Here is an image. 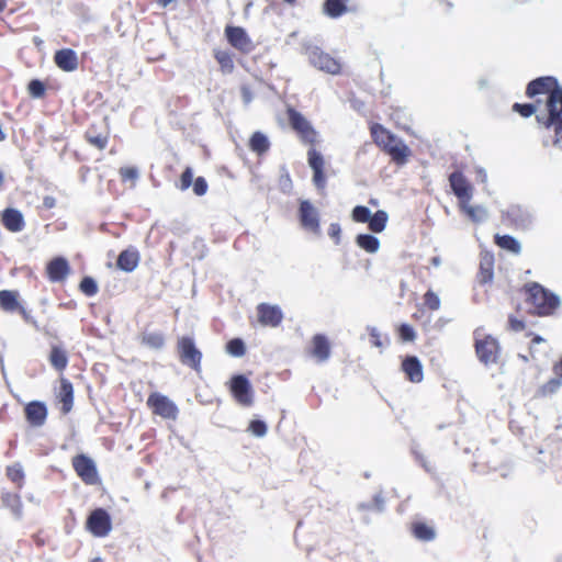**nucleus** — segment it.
<instances>
[{
  "label": "nucleus",
  "mask_w": 562,
  "mask_h": 562,
  "mask_svg": "<svg viewBox=\"0 0 562 562\" xmlns=\"http://www.w3.org/2000/svg\"><path fill=\"white\" fill-rule=\"evenodd\" d=\"M528 301L532 304L535 313L539 316L552 315L560 305V296L546 289L538 282L525 285Z\"/></svg>",
  "instance_id": "1"
},
{
  "label": "nucleus",
  "mask_w": 562,
  "mask_h": 562,
  "mask_svg": "<svg viewBox=\"0 0 562 562\" xmlns=\"http://www.w3.org/2000/svg\"><path fill=\"white\" fill-rule=\"evenodd\" d=\"M501 217L505 225L516 231H528L535 222L532 210L521 204H510L506 210L502 211Z\"/></svg>",
  "instance_id": "2"
},
{
  "label": "nucleus",
  "mask_w": 562,
  "mask_h": 562,
  "mask_svg": "<svg viewBox=\"0 0 562 562\" xmlns=\"http://www.w3.org/2000/svg\"><path fill=\"white\" fill-rule=\"evenodd\" d=\"M179 360L196 373L201 372L202 352L190 336H182L177 341Z\"/></svg>",
  "instance_id": "3"
},
{
  "label": "nucleus",
  "mask_w": 562,
  "mask_h": 562,
  "mask_svg": "<svg viewBox=\"0 0 562 562\" xmlns=\"http://www.w3.org/2000/svg\"><path fill=\"white\" fill-rule=\"evenodd\" d=\"M233 398L241 406L249 407L254 404V389L249 379L243 374H234L228 382Z\"/></svg>",
  "instance_id": "4"
},
{
  "label": "nucleus",
  "mask_w": 562,
  "mask_h": 562,
  "mask_svg": "<svg viewBox=\"0 0 562 562\" xmlns=\"http://www.w3.org/2000/svg\"><path fill=\"white\" fill-rule=\"evenodd\" d=\"M286 113L291 128L299 134L301 140L305 144H315L317 140V132L312 126L311 122L294 108H289Z\"/></svg>",
  "instance_id": "5"
},
{
  "label": "nucleus",
  "mask_w": 562,
  "mask_h": 562,
  "mask_svg": "<svg viewBox=\"0 0 562 562\" xmlns=\"http://www.w3.org/2000/svg\"><path fill=\"white\" fill-rule=\"evenodd\" d=\"M474 347L477 359L485 366L496 363L501 353V346L498 340L492 335H486L484 338H479L477 330L474 331Z\"/></svg>",
  "instance_id": "6"
},
{
  "label": "nucleus",
  "mask_w": 562,
  "mask_h": 562,
  "mask_svg": "<svg viewBox=\"0 0 562 562\" xmlns=\"http://www.w3.org/2000/svg\"><path fill=\"white\" fill-rule=\"evenodd\" d=\"M86 529L94 537L103 538L112 530V518L102 507L90 512L86 520Z\"/></svg>",
  "instance_id": "7"
},
{
  "label": "nucleus",
  "mask_w": 562,
  "mask_h": 562,
  "mask_svg": "<svg viewBox=\"0 0 562 562\" xmlns=\"http://www.w3.org/2000/svg\"><path fill=\"white\" fill-rule=\"evenodd\" d=\"M306 54L311 65L315 68L330 75H338L340 72V63L318 46H308L306 48Z\"/></svg>",
  "instance_id": "8"
},
{
  "label": "nucleus",
  "mask_w": 562,
  "mask_h": 562,
  "mask_svg": "<svg viewBox=\"0 0 562 562\" xmlns=\"http://www.w3.org/2000/svg\"><path fill=\"white\" fill-rule=\"evenodd\" d=\"M147 405L155 415L165 419L176 420L179 414L178 406L166 395L154 392L147 398Z\"/></svg>",
  "instance_id": "9"
},
{
  "label": "nucleus",
  "mask_w": 562,
  "mask_h": 562,
  "mask_svg": "<svg viewBox=\"0 0 562 562\" xmlns=\"http://www.w3.org/2000/svg\"><path fill=\"white\" fill-rule=\"evenodd\" d=\"M72 467L77 475L86 484L93 485L98 482V469L95 462L87 454L79 453L72 458Z\"/></svg>",
  "instance_id": "10"
},
{
  "label": "nucleus",
  "mask_w": 562,
  "mask_h": 562,
  "mask_svg": "<svg viewBox=\"0 0 562 562\" xmlns=\"http://www.w3.org/2000/svg\"><path fill=\"white\" fill-rule=\"evenodd\" d=\"M449 183L460 204H467L470 202L472 199L473 188L461 171L456 170L451 172L449 175Z\"/></svg>",
  "instance_id": "11"
},
{
  "label": "nucleus",
  "mask_w": 562,
  "mask_h": 562,
  "mask_svg": "<svg viewBox=\"0 0 562 562\" xmlns=\"http://www.w3.org/2000/svg\"><path fill=\"white\" fill-rule=\"evenodd\" d=\"M299 220L304 229L319 233V214L310 200L300 201Z\"/></svg>",
  "instance_id": "12"
},
{
  "label": "nucleus",
  "mask_w": 562,
  "mask_h": 562,
  "mask_svg": "<svg viewBox=\"0 0 562 562\" xmlns=\"http://www.w3.org/2000/svg\"><path fill=\"white\" fill-rule=\"evenodd\" d=\"M258 322L262 326L278 327L283 321V312L279 305L260 303L257 305Z\"/></svg>",
  "instance_id": "13"
},
{
  "label": "nucleus",
  "mask_w": 562,
  "mask_h": 562,
  "mask_svg": "<svg viewBox=\"0 0 562 562\" xmlns=\"http://www.w3.org/2000/svg\"><path fill=\"white\" fill-rule=\"evenodd\" d=\"M47 406L42 401H32L24 406L26 422L32 427H42L47 419Z\"/></svg>",
  "instance_id": "14"
},
{
  "label": "nucleus",
  "mask_w": 562,
  "mask_h": 562,
  "mask_svg": "<svg viewBox=\"0 0 562 562\" xmlns=\"http://www.w3.org/2000/svg\"><path fill=\"white\" fill-rule=\"evenodd\" d=\"M70 272L68 260L63 256L53 258L46 265L47 278L52 282H63Z\"/></svg>",
  "instance_id": "15"
},
{
  "label": "nucleus",
  "mask_w": 562,
  "mask_h": 562,
  "mask_svg": "<svg viewBox=\"0 0 562 562\" xmlns=\"http://www.w3.org/2000/svg\"><path fill=\"white\" fill-rule=\"evenodd\" d=\"M494 255L488 250L480 254V268L476 276L477 282L482 285L492 283L494 279Z\"/></svg>",
  "instance_id": "16"
},
{
  "label": "nucleus",
  "mask_w": 562,
  "mask_h": 562,
  "mask_svg": "<svg viewBox=\"0 0 562 562\" xmlns=\"http://www.w3.org/2000/svg\"><path fill=\"white\" fill-rule=\"evenodd\" d=\"M2 225L12 233L23 231L25 221L22 212L14 207H7L1 213Z\"/></svg>",
  "instance_id": "17"
},
{
  "label": "nucleus",
  "mask_w": 562,
  "mask_h": 562,
  "mask_svg": "<svg viewBox=\"0 0 562 562\" xmlns=\"http://www.w3.org/2000/svg\"><path fill=\"white\" fill-rule=\"evenodd\" d=\"M384 153L387 154L391 160L397 166L406 165L412 155L411 148L400 137H396L395 142L391 144Z\"/></svg>",
  "instance_id": "18"
},
{
  "label": "nucleus",
  "mask_w": 562,
  "mask_h": 562,
  "mask_svg": "<svg viewBox=\"0 0 562 562\" xmlns=\"http://www.w3.org/2000/svg\"><path fill=\"white\" fill-rule=\"evenodd\" d=\"M54 61L59 69L66 72L75 71L78 68V56L72 48L56 50Z\"/></svg>",
  "instance_id": "19"
},
{
  "label": "nucleus",
  "mask_w": 562,
  "mask_h": 562,
  "mask_svg": "<svg viewBox=\"0 0 562 562\" xmlns=\"http://www.w3.org/2000/svg\"><path fill=\"white\" fill-rule=\"evenodd\" d=\"M402 370L413 383H419L424 379L423 364L416 356H406L402 361Z\"/></svg>",
  "instance_id": "20"
},
{
  "label": "nucleus",
  "mask_w": 562,
  "mask_h": 562,
  "mask_svg": "<svg viewBox=\"0 0 562 562\" xmlns=\"http://www.w3.org/2000/svg\"><path fill=\"white\" fill-rule=\"evenodd\" d=\"M225 36L227 42L237 49L245 50L250 45V38L247 32L240 26L227 25Z\"/></svg>",
  "instance_id": "21"
},
{
  "label": "nucleus",
  "mask_w": 562,
  "mask_h": 562,
  "mask_svg": "<svg viewBox=\"0 0 562 562\" xmlns=\"http://www.w3.org/2000/svg\"><path fill=\"white\" fill-rule=\"evenodd\" d=\"M139 252L135 247H128L120 252L116 267L124 272H133L139 262Z\"/></svg>",
  "instance_id": "22"
},
{
  "label": "nucleus",
  "mask_w": 562,
  "mask_h": 562,
  "mask_svg": "<svg viewBox=\"0 0 562 562\" xmlns=\"http://www.w3.org/2000/svg\"><path fill=\"white\" fill-rule=\"evenodd\" d=\"M312 355L319 361L324 362L330 357V344L326 335L316 334L312 339Z\"/></svg>",
  "instance_id": "23"
},
{
  "label": "nucleus",
  "mask_w": 562,
  "mask_h": 562,
  "mask_svg": "<svg viewBox=\"0 0 562 562\" xmlns=\"http://www.w3.org/2000/svg\"><path fill=\"white\" fill-rule=\"evenodd\" d=\"M371 136L373 142L382 148L383 151L387 149V147L393 144L396 139V135L384 128L381 124H374L371 127Z\"/></svg>",
  "instance_id": "24"
},
{
  "label": "nucleus",
  "mask_w": 562,
  "mask_h": 562,
  "mask_svg": "<svg viewBox=\"0 0 562 562\" xmlns=\"http://www.w3.org/2000/svg\"><path fill=\"white\" fill-rule=\"evenodd\" d=\"M58 398L61 403V412L68 414L74 405V386L69 380L64 378L60 380Z\"/></svg>",
  "instance_id": "25"
},
{
  "label": "nucleus",
  "mask_w": 562,
  "mask_h": 562,
  "mask_svg": "<svg viewBox=\"0 0 562 562\" xmlns=\"http://www.w3.org/2000/svg\"><path fill=\"white\" fill-rule=\"evenodd\" d=\"M86 140L94 146L95 148L102 150L106 147L109 142V132L103 131L99 132L94 124L90 125L85 133Z\"/></svg>",
  "instance_id": "26"
},
{
  "label": "nucleus",
  "mask_w": 562,
  "mask_h": 562,
  "mask_svg": "<svg viewBox=\"0 0 562 562\" xmlns=\"http://www.w3.org/2000/svg\"><path fill=\"white\" fill-rule=\"evenodd\" d=\"M356 245L367 251L368 254H375L379 251L381 243L380 239L373 234L361 233L355 238Z\"/></svg>",
  "instance_id": "27"
},
{
  "label": "nucleus",
  "mask_w": 562,
  "mask_h": 562,
  "mask_svg": "<svg viewBox=\"0 0 562 562\" xmlns=\"http://www.w3.org/2000/svg\"><path fill=\"white\" fill-rule=\"evenodd\" d=\"M544 128L553 131L554 138L552 144L558 146L562 140V106L560 104L557 106V115L547 117V124Z\"/></svg>",
  "instance_id": "28"
},
{
  "label": "nucleus",
  "mask_w": 562,
  "mask_h": 562,
  "mask_svg": "<svg viewBox=\"0 0 562 562\" xmlns=\"http://www.w3.org/2000/svg\"><path fill=\"white\" fill-rule=\"evenodd\" d=\"M50 366L56 371H64L68 366V356L66 350L60 346H52L49 357H48Z\"/></svg>",
  "instance_id": "29"
},
{
  "label": "nucleus",
  "mask_w": 562,
  "mask_h": 562,
  "mask_svg": "<svg viewBox=\"0 0 562 562\" xmlns=\"http://www.w3.org/2000/svg\"><path fill=\"white\" fill-rule=\"evenodd\" d=\"M494 241L495 244L506 250V251H509L514 255H519L521 252V244L520 241L512 236V235H508V234H505V235H499V234H496L494 236Z\"/></svg>",
  "instance_id": "30"
},
{
  "label": "nucleus",
  "mask_w": 562,
  "mask_h": 562,
  "mask_svg": "<svg viewBox=\"0 0 562 562\" xmlns=\"http://www.w3.org/2000/svg\"><path fill=\"white\" fill-rule=\"evenodd\" d=\"M18 292L12 290L0 291V307L8 313L16 312L21 304L18 300Z\"/></svg>",
  "instance_id": "31"
},
{
  "label": "nucleus",
  "mask_w": 562,
  "mask_h": 562,
  "mask_svg": "<svg viewBox=\"0 0 562 562\" xmlns=\"http://www.w3.org/2000/svg\"><path fill=\"white\" fill-rule=\"evenodd\" d=\"M249 148L251 151L261 156L266 154L270 148V140L262 132H255L249 139Z\"/></svg>",
  "instance_id": "32"
},
{
  "label": "nucleus",
  "mask_w": 562,
  "mask_h": 562,
  "mask_svg": "<svg viewBox=\"0 0 562 562\" xmlns=\"http://www.w3.org/2000/svg\"><path fill=\"white\" fill-rule=\"evenodd\" d=\"M389 214L384 210H378L374 213H371V218L368 221V228L373 234L382 233L387 225Z\"/></svg>",
  "instance_id": "33"
},
{
  "label": "nucleus",
  "mask_w": 562,
  "mask_h": 562,
  "mask_svg": "<svg viewBox=\"0 0 562 562\" xmlns=\"http://www.w3.org/2000/svg\"><path fill=\"white\" fill-rule=\"evenodd\" d=\"M2 506L9 508L16 519L22 517V502L18 494L3 492L1 494Z\"/></svg>",
  "instance_id": "34"
},
{
  "label": "nucleus",
  "mask_w": 562,
  "mask_h": 562,
  "mask_svg": "<svg viewBox=\"0 0 562 562\" xmlns=\"http://www.w3.org/2000/svg\"><path fill=\"white\" fill-rule=\"evenodd\" d=\"M347 10V0H325L323 3L324 13L331 19L340 18Z\"/></svg>",
  "instance_id": "35"
},
{
  "label": "nucleus",
  "mask_w": 562,
  "mask_h": 562,
  "mask_svg": "<svg viewBox=\"0 0 562 562\" xmlns=\"http://www.w3.org/2000/svg\"><path fill=\"white\" fill-rule=\"evenodd\" d=\"M413 536L420 541H432L436 538V530L434 527L423 521L412 524Z\"/></svg>",
  "instance_id": "36"
},
{
  "label": "nucleus",
  "mask_w": 562,
  "mask_h": 562,
  "mask_svg": "<svg viewBox=\"0 0 562 562\" xmlns=\"http://www.w3.org/2000/svg\"><path fill=\"white\" fill-rule=\"evenodd\" d=\"M142 344L154 350H160L165 346V336L160 331H145L142 335Z\"/></svg>",
  "instance_id": "37"
},
{
  "label": "nucleus",
  "mask_w": 562,
  "mask_h": 562,
  "mask_svg": "<svg viewBox=\"0 0 562 562\" xmlns=\"http://www.w3.org/2000/svg\"><path fill=\"white\" fill-rule=\"evenodd\" d=\"M225 350L232 357L240 358L245 356L247 349L245 341L239 337H235L226 342Z\"/></svg>",
  "instance_id": "38"
},
{
  "label": "nucleus",
  "mask_w": 562,
  "mask_h": 562,
  "mask_svg": "<svg viewBox=\"0 0 562 562\" xmlns=\"http://www.w3.org/2000/svg\"><path fill=\"white\" fill-rule=\"evenodd\" d=\"M79 289L85 295L89 297L95 295L99 290L95 279L90 276H85L81 279L79 283Z\"/></svg>",
  "instance_id": "39"
},
{
  "label": "nucleus",
  "mask_w": 562,
  "mask_h": 562,
  "mask_svg": "<svg viewBox=\"0 0 562 562\" xmlns=\"http://www.w3.org/2000/svg\"><path fill=\"white\" fill-rule=\"evenodd\" d=\"M27 92L34 99H41L45 95L46 85L41 79H31L27 83Z\"/></svg>",
  "instance_id": "40"
},
{
  "label": "nucleus",
  "mask_w": 562,
  "mask_h": 562,
  "mask_svg": "<svg viewBox=\"0 0 562 562\" xmlns=\"http://www.w3.org/2000/svg\"><path fill=\"white\" fill-rule=\"evenodd\" d=\"M307 162L312 170L324 169L325 160L321 151L310 148L307 151Z\"/></svg>",
  "instance_id": "41"
},
{
  "label": "nucleus",
  "mask_w": 562,
  "mask_h": 562,
  "mask_svg": "<svg viewBox=\"0 0 562 562\" xmlns=\"http://www.w3.org/2000/svg\"><path fill=\"white\" fill-rule=\"evenodd\" d=\"M540 100H537L536 103H514L513 111L521 115L522 117H530L537 112V103Z\"/></svg>",
  "instance_id": "42"
},
{
  "label": "nucleus",
  "mask_w": 562,
  "mask_h": 562,
  "mask_svg": "<svg viewBox=\"0 0 562 562\" xmlns=\"http://www.w3.org/2000/svg\"><path fill=\"white\" fill-rule=\"evenodd\" d=\"M371 210L364 205H357L351 211V218L357 223H368L371 218Z\"/></svg>",
  "instance_id": "43"
},
{
  "label": "nucleus",
  "mask_w": 562,
  "mask_h": 562,
  "mask_svg": "<svg viewBox=\"0 0 562 562\" xmlns=\"http://www.w3.org/2000/svg\"><path fill=\"white\" fill-rule=\"evenodd\" d=\"M562 385V374L559 376L550 379L547 383H544L540 392L542 395H551L554 394Z\"/></svg>",
  "instance_id": "44"
},
{
  "label": "nucleus",
  "mask_w": 562,
  "mask_h": 562,
  "mask_svg": "<svg viewBox=\"0 0 562 562\" xmlns=\"http://www.w3.org/2000/svg\"><path fill=\"white\" fill-rule=\"evenodd\" d=\"M398 336L402 341L404 342H411L414 341L416 338V331L414 327L409 324L403 323L398 327Z\"/></svg>",
  "instance_id": "45"
},
{
  "label": "nucleus",
  "mask_w": 562,
  "mask_h": 562,
  "mask_svg": "<svg viewBox=\"0 0 562 562\" xmlns=\"http://www.w3.org/2000/svg\"><path fill=\"white\" fill-rule=\"evenodd\" d=\"M267 424L262 419H252L249 423L248 431H250L256 437H263L267 434Z\"/></svg>",
  "instance_id": "46"
},
{
  "label": "nucleus",
  "mask_w": 562,
  "mask_h": 562,
  "mask_svg": "<svg viewBox=\"0 0 562 562\" xmlns=\"http://www.w3.org/2000/svg\"><path fill=\"white\" fill-rule=\"evenodd\" d=\"M280 171H281V175H280V179H279V188L283 193H290L293 186H292V179L288 172L286 167L282 166Z\"/></svg>",
  "instance_id": "47"
},
{
  "label": "nucleus",
  "mask_w": 562,
  "mask_h": 562,
  "mask_svg": "<svg viewBox=\"0 0 562 562\" xmlns=\"http://www.w3.org/2000/svg\"><path fill=\"white\" fill-rule=\"evenodd\" d=\"M7 475L14 483L22 482L24 479V472L21 464L16 463L14 465L8 467Z\"/></svg>",
  "instance_id": "48"
},
{
  "label": "nucleus",
  "mask_w": 562,
  "mask_h": 562,
  "mask_svg": "<svg viewBox=\"0 0 562 562\" xmlns=\"http://www.w3.org/2000/svg\"><path fill=\"white\" fill-rule=\"evenodd\" d=\"M424 302H425V305L430 310V311H437L439 310L440 307V299L439 296L432 292L431 290H428L425 295H424Z\"/></svg>",
  "instance_id": "49"
},
{
  "label": "nucleus",
  "mask_w": 562,
  "mask_h": 562,
  "mask_svg": "<svg viewBox=\"0 0 562 562\" xmlns=\"http://www.w3.org/2000/svg\"><path fill=\"white\" fill-rule=\"evenodd\" d=\"M193 183V170L190 167H187L181 176H180V190L186 191L188 190Z\"/></svg>",
  "instance_id": "50"
},
{
  "label": "nucleus",
  "mask_w": 562,
  "mask_h": 562,
  "mask_svg": "<svg viewBox=\"0 0 562 562\" xmlns=\"http://www.w3.org/2000/svg\"><path fill=\"white\" fill-rule=\"evenodd\" d=\"M216 60L221 65L223 70L232 71L234 68V63L229 54L220 52L216 54Z\"/></svg>",
  "instance_id": "51"
},
{
  "label": "nucleus",
  "mask_w": 562,
  "mask_h": 562,
  "mask_svg": "<svg viewBox=\"0 0 562 562\" xmlns=\"http://www.w3.org/2000/svg\"><path fill=\"white\" fill-rule=\"evenodd\" d=\"M192 187H193V192L198 195V196H202L204 195L206 192H207V182L205 180L204 177H196L194 180H193V183H192Z\"/></svg>",
  "instance_id": "52"
},
{
  "label": "nucleus",
  "mask_w": 562,
  "mask_h": 562,
  "mask_svg": "<svg viewBox=\"0 0 562 562\" xmlns=\"http://www.w3.org/2000/svg\"><path fill=\"white\" fill-rule=\"evenodd\" d=\"M312 181L317 190H324L326 187V176L324 169L313 170Z\"/></svg>",
  "instance_id": "53"
},
{
  "label": "nucleus",
  "mask_w": 562,
  "mask_h": 562,
  "mask_svg": "<svg viewBox=\"0 0 562 562\" xmlns=\"http://www.w3.org/2000/svg\"><path fill=\"white\" fill-rule=\"evenodd\" d=\"M460 206L473 222L482 221V218L476 215L477 211L485 213V210L482 206L474 207L469 205V203L460 204Z\"/></svg>",
  "instance_id": "54"
},
{
  "label": "nucleus",
  "mask_w": 562,
  "mask_h": 562,
  "mask_svg": "<svg viewBox=\"0 0 562 562\" xmlns=\"http://www.w3.org/2000/svg\"><path fill=\"white\" fill-rule=\"evenodd\" d=\"M120 175L123 181L136 180L139 177V171L136 167H123L120 169Z\"/></svg>",
  "instance_id": "55"
},
{
  "label": "nucleus",
  "mask_w": 562,
  "mask_h": 562,
  "mask_svg": "<svg viewBox=\"0 0 562 562\" xmlns=\"http://www.w3.org/2000/svg\"><path fill=\"white\" fill-rule=\"evenodd\" d=\"M412 453L414 454L415 460L425 469L427 472H431V467L427 461L426 457L418 450L417 445L412 447Z\"/></svg>",
  "instance_id": "56"
},
{
  "label": "nucleus",
  "mask_w": 562,
  "mask_h": 562,
  "mask_svg": "<svg viewBox=\"0 0 562 562\" xmlns=\"http://www.w3.org/2000/svg\"><path fill=\"white\" fill-rule=\"evenodd\" d=\"M367 330L371 337V344L378 348L383 347V342L381 340V335H380V331L378 330V328L374 326H367Z\"/></svg>",
  "instance_id": "57"
},
{
  "label": "nucleus",
  "mask_w": 562,
  "mask_h": 562,
  "mask_svg": "<svg viewBox=\"0 0 562 562\" xmlns=\"http://www.w3.org/2000/svg\"><path fill=\"white\" fill-rule=\"evenodd\" d=\"M341 227L338 223H331L328 228V236L334 239L335 245L340 244Z\"/></svg>",
  "instance_id": "58"
},
{
  "label": "nucleus",
  "mask_w": 562,
  "mask_h": 562,
  "mask_svg": "<svg viewBox=\"0 0 562 562\" xmlns=\"http://www.w3.org/2000/svg\"><path fill=\"white\" fill-rule=\"evenodd\" d=\"M508 325L509 328L514 331H521L525 329V322L516 318L514 315H509Z\"/></svg>",
  "instance_id": "59"
},
{
  "label": "nucleus",
  "mask_w": 562,
  "mask_h": 562,
  "mask_svg": "<svg viewBox=\"0 0 562 562\" xmlns=\"http://www.w3.org/2000/svg\"><path fill=\"white\" fill-rule=\"evenodd\" d=\"M16 312H19L21 314V316L23 317V319L26 323L32 324L33 326L38 328L36 321L30 315V313L22 305H21V307H19L16 310Z\"/></svg>",
  "instance_id": "60"
},
{
  "label": "nucleus",
  "mask_w": 562,
  "mask_h": 562,
  "mask_svg": "<svg viewBox=\"0 0 562 562\" xmlns=\"http://www.w3.org/2000/svg\"><path fill=\"white\" fill-rule=\"evenodd\" d=\"M373 504L378 512H382L384 509V498L381 494H376L373 497Z\"/></svg>",
  "instance_id": "61"
},
{
  "label": "nucleus",
  "mask_w": 562,
  "mask_h": 562,
  "mask_svg": "<svg viewBox=\"0 0 562 562\" xmlns=\"http://www.w3.org/2000/svg\"><path fill=\"white\" fill-rule=\"evenodd\" d=\"M43 205L46 207V209H53L55 205H56V200L55 198L53 196H45L44 200H43Z\"/></svg>",
  "instance_id": "62"
},
{
  "label": "nucleus",
  "mask_w": 562,
  "mask_h": 562,
  "mask_svg": "<svg viewBox=\"0 0 562 562\" xmlns=\"http://www.w3.org/2000/svg\"><path fill=\"white\" fill-rule=\"evenodd\" d=\"M243 99L245 103H249L251 101V93L247 88H243Z\"/></svg>",
  "instance_id": "63"
},
{
  "label": "nucleus",
  "mask_w": 562,
  "mask_h": 562,
  "mask_svg": "<svg viewBox=\"0 0 562 562\" xmlns=\"http://www.w3.org/2000/svg\"><path fill=\"white\" fill-rule=\"evenodd\" d=\"M175 0H157V3L161 8H167L170 3H172Z\"/></svg>",
  "instance_id": "64"
}]
</instances>
